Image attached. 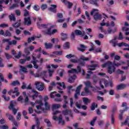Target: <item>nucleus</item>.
I'll return each mask as SVG.
<instances>
[{
  "label": "nucleus",
  "instance_id": "1",
  "mask_svg": "<svg viewBox=\"0 0 129 129\" xmlns=\"http://www.w3.org/2000/svg\"><path fill=\"white\" fill-rule=\"evenodd\" d=\"M121 64L120 63H116L115 61H114L113 63H112L110 61H108L104 64H102V68H105V67H108V73L109 74H112L113 72L115 71V67H119Z\"/></svg>",
  "mask_w": 129,
  "mask_h": 129
},
{
  "label": "nucleus",
  "instance_id": "2",
  "mask_svg": "<svg viewBox=\"0 0 129 129\" xmlns=\"http://www.w3.org/2000/svg\"><path fill=\"white\" fill-rule=\"evenodd\" d=\"M30 103L32 105V106H34L35 104H36V103H37V104H39V105L36 106V108L38 109H40L41 110H42L43 111H44V110H50V105H49V104L47 102H45V108H43L44 104H43V102L41 100H36L35 103L31 102Z\"/></svg>",
  "mask_w": 129,
  "mask_h": 129
},
{
  "label": "nucleus",
  "instance_id": "3",
  "mask_svg": "<svg viewBox=\"0 0 129 129\" xmlns=\"http://www.w3.org/2000/svg\"><path fill=\"white\" fill-rule=\"evenodd\" d=\"M41 27L42 28H44L45 29L47 28V30L45 31H44V33L46 35H52L55 34L57 32V30L53 29L51 31V29L54 28V26H51L50 24H41Z\"/></svg>",
  "mask_w": 129,
  "mask_h": 129
},
{
  "label": "nucleus",
  "instance_id": "4",
  "mask_svg": "<svg viewBox=\"0 0 129 129\" xmlns=\"http://www.w3.org/2000/svg\"><path fill=\"white\" fill-rule=\"evenodd\" d=\"M95 12H99V10L97 9H93L91 12L90 15L91 16H93L94 15V19L95 21H99V20H101V15H100L98 12L95 13Z\"/></svg>",
  "mask_w": 129,
  "mask_h": 129
},
{
  "label": "nucleus",
  "instance_id": "5",
  "mask_svg": "<svg viewBox=\"0 0 129 129\" xmlns=\"http://www.w3.org/2000/svg\"><path fill=\"white\" fill-rule=\"evenodd\" d=\"M35 86L39 91H43L44 90V83L36 82L35 83Z\"/></svg>",
  "mask_w": 129,
  "mask_h": 129
},
{
  "label": "nucleus",
  "instance_id": "6",
  "mask_svg": "<svg viewBox=\"0 0 129 129\" xmlns=\"http://www.w3.org/2000/svg\"><path fill=\"white\" fill-rule=\"evenodd\" d=\"M100 85L101 88L103 89L104 88V86L103 85H104L105 87H107V86H108V82L105 79H101L100 81Z\"/></svg>",
  "mask_w": 129,
  "mask_h": 129
},
{
  "label": "nucleus",
  "instance_id": "7",
  "mask_svg": "<svg viewBox=\"0 0 129 129\" xmlns=\"http://www.w3.org/2000/svg\"><path fill=\"white\" fill-rule=\"evenodd\" d=\"M82 88V85H80L79 86L77 87L76 90V93L75 94V98L77 99L78 98V95L80 94V90Z\"/></svg>",
  "mask_w": 129,
  "mask_h": 129
},
{
  "label": "nucleus",
  "instance_id": "8",
  "mask_svg": "<svg viewBox=\"0 0 129 129\" xmlns=\"http://www.w3.org/2000/svg\"><path fill=\"white\" fill-rule=\"evenodd\" d=\"M31 24L32 21H31L30 17L24 18V25H27V26H30Z\"/></svg>",
  "mask_w": 129,
  "mask_h": 129
},
{
  "label": "nucleus",
  "instance_id": "9",
  "mask_svg": "<svg viewBox=\"0 0 129 129\" xmlns=\"http://www.w3.org/2000/svg\"><path fill=\"white\" fill-rule=\"evenodd\" d=\"M57 5H51L50 7L48 9V11L52 12V13H57Z\"/></svg>",
  "mask_w": 129,
  "mask_h": 129
},
{
  "label": "nucleus",
  "instance_id": "10",
  "mask_svg": "<svg viewBox=\"0 0 129 129\" xmlns=\"http://www.w3.org/2000/svg\"><path fill=\"white\" fill-rule=\"evenodd\" d=\"M77 70L75 69H72L71 70H69L68 71L69 73H78V72H81V68L80 66H78Z\"/></svg>",
  "mask_w": 129,
  "mask_h": 129
},
{
  "label": "nucleus",
  "instance_id": "11",
  "mask_svg": "<svg viewBox=\"0 0 129 129\" xmlns=\"http://www.w3.org/2000/svg\"><path fill=\"white\" fill-rule=\"evenodd\" d=\"M75 33L77 36H81L82 37L85 36V32L81 31L79 30H76L75 31Z\"/></svg>",
  "mask_w": 129,
  "mask_h": 129
},
{
  "label": "nucleus",
  "instance_id": "12",
  "mask_svg": "<svg viewBox=\"0 0 129 129\" xmlns=\"http://www.w3.org/2000/svg\"><path fill=\"white\" fill-rule=\"evenodd\" d=\"M32 58L33 60H32L31 63H33L34 68H35V69H38V68H39V66L37 64V62H38V60H36V57H35L33 55H32Z\"/></svg>",
  "mask_w": 129,
  "mask_h": 129
},
{
  "label": "nucleus",
  "instance_id": "13",
  "mask_svg": "<svg viewBox=\"0 0 129 129\" xmlns=\"http://www.w3.org/2000/svg\"><path fill=\"white\" fill-rule=\"evenodd\" d=\"M40 76L43 78V80L45 81V82H47L48 83V82H50V81L46 80L45 78H47V75H46V71L42 72L40 74Z\"/></svg>",
  "mask_w": 129,
  "mask_h": 129
},
{
  "label": "nucleus",
  "instance_id": "14",
  "mask_svg": "<svg viewBox=\"0 0 129 129\" xmlns=\"http://www.w3.org/2000/svg\"><path fill=\"white\" fill-rule=\"evenodd\" d=\"M63 114L64 115H70L71 117H73V115L72 114V111L69 110H66L63 111L62 112Z\"/></svg>",
  "mask_w": 129,
  "mask_h": 129
},
{
  "label": "nucleus",
  "instance_id": "15",
  "mask_svg": "<svg viewBox=\"0 0 129 129\" xmlns=\"http://www.w3.org/2000/svg\"><path fill=\"white\" fill-rule=\"evenodd\" d=\"M62 55V51H53L50 54V57H56L58 55Z\"/></svg>",
  "mask_w": 129,
  "mask_h": 129
},
{
  "label": "nucleus",
  "instance_id": "16",
  "mask_svg": "<svg viewBox=\"0 0 129 129\" xmlns=\"http://www.w3.org/2000/svg\"><path fill=\"white\" fill-rule=\"evenodd\" d=\"M128 109V107H125V109L124 110H120L119 112H120V114H119V119L120 120H121L122 119V113L124 112V111H126Z\"/></svg>",
  "mask_w": 129,
  "mask_h": 129
},
{
  "label": "nucleus",
  "instance_id": "17",
  "mask_svg": "<svg viewBox=\"0 0 129 129\" xmlns=\"http://www.w3.org/2000/svg\"><path fill=\"white\" fill-rule=\"evenodd\" d=\"M116 39H117V37H115L113 39H112L109 41L110 44H112L113 47H115V45H116L117 43L118 42L116 41Z\"/></svg>",
  "mask_w": 129,
  "mask_h": 129
},
{
  "label": "nucleus",
  "instance_id": "18",
  "mask_svg": "<svg viewBox=\"0 0 129 129\" xmlns=\"http://www.w3.org/2000/svg\"><path fill=\"white\" fill-rule=\"evenodd\" d=\"M125 87H126V85L124 84H121L117 86L116 89L117 90H122V89H124Z\"/></svg>",
  "mask_w": 129,
  "mask_h": 129
},
{
  "label": "nucleus",
  "instance_id": "19",
  "mask_svg": "<svg viewBox=\"0 0 129 129\" xmlns=\"http://www.w3.org/2000/svg\"><path fill=\"white\" fill-rule=\"evenodd\" d=\"M96 67H98V64H95L92 66H88V69L89 70H91V71H93V70H95V68H96Z\"/></svg>",
  "mask_w": 129,
  "mask_h": 129
},
{
  "label": "nucleus",
  "instance_id": "20",
  "mask_svg": "<svg viewBox=\"0 0 129 129\" xmlns=\"http://www.w3.org/2000/svg\"><path fill=\"white\" fill-rule=\"evenodd\" d=\"M32 92L34 93L33 95H32V97L33 100H35L36 99V98H37V97H38V93L34 89L32 90Z\"/></svg>",
  "mask_w": 129,
  "mask_h": 129
},
{
  "label": "nucleus",
  "instance_id": "21",
  "mask_svg": "<svg viewBox=\"0 0 129 129\" xmlns=\"http://www.w3.org/2000/svg\"><path fill=\"white\" fill-rule=\"evenodd\" d=\"M83 101L86 105H87L88 103H90L91 102V100H89L88 98L84 97L83 98Z\"/></svg>",
  "mask_w": 129,
  "mask_h": 129
},
{
  "label": "nucleus",
  "instance_id": "22",
  "mask_svg": "<svg viewBox=\"0 0 129 129\" xmlns=\"http://www.w3.org/2000/svg\"><path fill=\"white\" fill-rule=\"evenodd\" d=\"M44 46L45 47V49H52L53 48V44L51 43H45Z\"/></svg>",
  "mask_w": 129,
  "mask_h": 129
},
{
  "label": "nucleus",
  "instance_id": "23",
  "mask_svg": "<svg viewBox=\"0 0 129 129\" xmlns=\"http://www.w3.org/2000/svg\"><path fill=\"white\" fill-rule=\"evenodd\" d=\"M55 96H56V97H60L61 95H60V94H56V92H53L50 94L51 98H54Z\"/></svg>",
  "mask_w": 129,
  "mask_h": 129
},
{
  "label": "nucleus",
  "instance_id": "24",
  "mask_svg": "<svg viewBox=\"0 0 129 129\" xmlns=\"http://www.w3.org/2000/svg\"><path fill=\"white\" fill-rule=\"evenodd\" d=\"M75 105L76 107L80 109V108H81V106H82V101L79 100L76 102Z\"/></svg>",
  "mask_w": 129,
  "mask_h": 129
},
{
  "label": "nucleus",
  "instance_id": "25",
  "mask_svg": "<svg viewBox=\"0 0 129 129\" xmlns=\"http://www.w3.org/2000/svg\"><path fill=\"white\" fill-rule=\"evenodd\" d=\"M16 105H17V102L14 100L12 101L10 103L9 108H14Z\"/></svg>",
  "mask_w": 129,
  "mask_h": 129
},
{
  "label": "nucleus",
  "instance_id": "26",
  "mask_svg": "<svg viewBox=\"0 0 129 129\" xmlns=\"http://www.w3.org/2000/svg\"><path fill=\"white\" fill-rule=\"evenodd\" d=\"M98 0H90L89 3L91 5H94L96 7H98V3H97Z\"/></svg>",
  "mask_w": 129,
  "mask_h": 129
},
{
  "label": "nucleus",
  "instance_id": "27",
  "mask_svg": "<svg viewBox=\"0 0 129 129\" xmlns=\"http://www.w3.org/2000/svg\"><path fill=\"white\" fill-rule=\"evenodd\" d=\"M76 79V76L74 75L73 76H71L69 79V83H73L74 82V80Z\"/></svg>",
  "mask_w": 129,
  "mask_h": 129
},
{
  "label": "nucleus",
  "instance_id": "28",
  "mask_svg": "<svg viewBox=\"0 0 129 129\" xmlns=\"http://www.w3.org/2000/svg\"><path fill=\"white\" fill-rule=\"evenodd\" d=\"M6 116H7V117H8L9 120H11V121H14V120H15L14 116L9 113H7L6 114Z\"/></svg>",
  "mask_w": 129,
  "mask_h": 129
},
{
  "label": "nucleus",
  "instance_id": "29",
  "mask_svg": "<svg viewBox=\"0 0 129 129\" xmlns=\"http://www.w3.org/2000/svg\"><path fill=\"white\" fill-rule=\"evenodd\" d=\"M63 3H64L66 5H68V9H71V8H72V6H73V4H72V3L66 1L65 0H63Z\"/></svg>",
  "mask_w": 129,
  "mask_h": 129
},
{
  "label": "nucleus",
  "instance_id": "30",
  "mask_svg": "<svg viewBox=\"0 0 129 129\" xmlns=\"http://www.w3.org/2000/svg\"><path fill=\"white\" fill-rule=\"evenodd\" d=\"M61 36H62L61 40H62V41H65V40H67L68 38V35H67L66 33H61Z\"/></svg>",
  "mask_w": 129,
  "mask_h": 129
},
{
  "label": "nucleus",
  "instance_id": "31",
  "mask_svg": "<svg viewBox=\"0 0 129 129\" xmlns=\"http://www.w3.org/2000/svg\"><path fill=\"white\" fill-rule=\"evenodd\" d=\"M12 93H16V96L20 95V92H19V88L15 87L14 90H13Z\"/></svg>",
  "mask_w": 129,
  "mask_h": 129
},
{
  "label": "nucleus",
  "instance_id": "32",
  "mask_svg": "<svg viewBox=\"0 0 129 129\" xmlns=\"http://www.w3.org/2000/svg\"><path fill=\"white\" fill-rule=\"evenodd\" d=\"M36 124L34 125L36 127H37V129H43V127H41L40 128V121H39L38 119H37L36 120Z\"/></svg>",
  "mask_w": 129,
  "mask_h": 129
},
{
  "label": "nucleus",
  "instance_id": "33",
  "mask_svg": "<svg viewBox=\"0 0 129 129\" xmlns=\"http://www.w3.org/2000/svg\"><path fill=\"white\" fill-rule=\"evenodd\" d=\"M80 46L82 48H79V50L81 52H84V51H85V49L87 48V47H86L85 45L83 44H80Z\"/></svg>",
  "mask_w": 129,
  "mask_h": 129
},
{
  "label": "nucleus",
  "instance_id": "34",
  "mask_svg": "<svg viewBox=\"0 0 129 129\" xmlns=\"http://www.w3.org/2000/svg\"><path fill=\"white\" fill-rule=\"evenodd\" d=\"M60 104H54L52 105V110H54V109H57V108H60Z\"/></svg>",
  "mask_w": 129,
  "mask_h": 129
},
{
  "label": "nucleus",
  "instance_id": "35",
  "mask_svg": "<svg viewBox=\"0 0 129 129\" xmlns=\"http://www.w3.org/2000/svg\"><path fill=\"white\" fill-rule=\"evenodd\" d=\"M9 19L10 21H13L14 22L16 21V17L13 14H11V15H9Z\"/></svg>",
  "mask_w": 129,
  "mask_h": 129
},
{
  "label": "nucleus",
  "instance_id": "36",
  "mask_svg": "<svg viewBox=\"0 0 129 129\" xmlns=\"http://www.w3.org/2000/svg\"><path fill=\"white\" fill-rule=\"evenodd\" d=\"M116 32V28H115L114 30L111 29L109 28L107 31V34H113Z\"/></svg>",
  "mask_w": 129,
  "mask_h": 129
},
{
  "label": "nucleus",
  "instance_id": "37",
  "mask_svg": "<svg viewBox=\"0 0 129 129\" xmlns=\"http://www.w3.org/2000/svg\"><path fill=\"white\" fill-rule=\"evenodd\" d=\"M70 47V43L69 42H66L63 45V48L64 49H69Z\"/></svg>",
  "mask_w": 129,
  "mask_h": 129
},
{
  "label": "nucleus",
  "instance_id": "38",
  "mask_svg": "<svg viewBox=\"0 0 129 129\" xmlns=\"http://www.w3.org/2000/svg\"><path fill=\"white\" fill-rule=\"evenodd\" d=\"M81 60H83V61H89V58L85 57L84 55H82L80 57L79 61H80Z\"/></svg>",
  "mask_w": 129,
  "mask_h": 129
},
{
  "label": "nucleus",
  "instance_id": "39",
  "mask_svg": "<svg viewBox=\"0 0 129 129\" xmlns=\"http://www.w3.org/2000/svg\"><path fill=\"white\" fill-rule=\"evenodd\" d=\"M96 119H97V117H94V118H93V119L90 122L91 125H92V126H94V123H95V121H96Z\"/></svg>",
  "mask_w": 129,
  "mask_h": 129
},
{
  "label": "nucleus",
  "instance_id": "40",
  "mask_svg": "<svg viewBox=\"0 0 129 129\" xmlns=\"http://www.w3.org/2000/svg\"><path fill=\"white\" fill-rule=\"evenodd\" d=\"M4 36L5 37H11L12 36V33L9 30H6L5 33H4Z\"/></svg>",
  "mask_w": 129,
  "mask_h": 129
},
{
  "label": "nucleus",
  "instance_id": "41",
  "mask_svg": "<svg viewBox=\"0 0 129 129\" xmlns=\"http://www.w3.org/2000/svg\"><path fill=\"white\" fill-rule=\"evenodd\" d=\"M20 71H21V72H24V73H26V72H27V69H26L25 67L20 66Z\"/></svg>",
  "mask_w": 129,
  "mask_h": 129
},
{
  "label": "nucleus",
  "instance_id": "42",
  "mask_svg": "<svg viewBox=\"0 0 129 129\" xmlns=\"http://www.w3.org/2000/svg\"><path fill=\"white\" fill-rule=\"evenodd\" d=\"M44 122L47 124V126L48 127L51 126L52 125V124H51V121H50V120H49V119L47 118L44 119Z\"/></svg>",
  "mask_w": 129,
  "mask_h": 129
},
{
  "label": "nucleus",
  "instance_id": "43",
  "mask_svg": "<svg viewBox=\"0 0 129 129\" xmlns=\"http://www.w3.org/2000/svg\"><path fill=\"white\" fill-rule=\"evenodd\" d=\"M95 108H97V104H96L95 102H93L92 104L91 109V110H94L95 109Z\"/></svg>",
  "mask_w": 129,
  "mask_h": 129
},
{
  "label": "nucleus",
  "instance_id": "44",
  "mask_svg": "<svg viewBox=\"0 0 129 129\" xmlns=\"http://www.w3.org/2000/svg\"><path fill=\"white\" fill-rule=\"evenodd\" d=\"M85 85L87 88H89L90 87L91 88H92V86H91V83H90V82H85Z\"/></svg>",
  "mask_w": 129,
  "mask_h": 129
},
{
  "label": "nucleus",
  "instance_id": "45",
  "mask_svg": "<svg viewBox=\"0 0 129 129\" xmlns=\"http://www.w3.org/2000/svg\"><path fill=\"white\" fill-rule=\"evenodd\" d=\"M58 123H62V124H64L65 123V122L62 120V115H60L58 118Z\"/></svg>",
  "mask_w": 129,
  "mask_h": 129
},
{
  "label": "nucleus",
  "instance_id": "46",
  "mask_svg": "<svg viewBox=\"0 0 129 129\" xmlns=\"http://www.w3.org/2000/svg\"><path fill=\"white\" fill-rule=\"evenodd\" d=\"M3 42V43H8V45H12V41H10V39H4Z\"/></svg>",
  "mask_w": 129,
  "mask_h": 129
},
{
  "label": "nucleus",
  "instance_id": "47",
  "mask_svg": "<svg viewBox=\"0 0 129 129\" xmlns=\"http://www.w3.org/2000/svg\"><path fill=\"white\" fill-rule=\"evenodd\" d=\"M21 25V22H17L16 23L13 24L12 26L14 27V28H19V27H20Z\"/></svg>",
  "mask_w": 129,
  "mask_h": 129
},
{
  "label": "nucleus",
  "instance_id": "48",
  "mask_svg": "<svg viewBox=\"0 0 129 129\" xmlns=\"http://www.w3.org/2000/svg\"><path fill=\"white\" fill-rule=\"evenodd\" d=\"M129 117H127L126 119L125 120L124 122L121 123V126H123V124H127V122H128Z\"/></svg>",
  "mask_w": 129,
  "mask_h": 129
},
{
  "label": "nucleus",
  "instance_id": "49",
  "mask_svg": "<svg viewBox=\"0 0 129 129\" xmlns=\"http://www.w3.org/2000/svg\"><path fill=\"white\" fill-rule=\"evenodd\" d=\"M12 85L13 86H17V85H20V82L19 81H15L12 82Z\"/></svg>",
  "mask_w": 129,
  "mask_h": 129
},
{
  "label": "nucleus",
  "instance_id": "50",
  "mask_svg": "<svg viewBox=\"0 0 129 129\" xmlns=\"http://www.w3.org/2000/svg\"><path fill=\"white\" fill-rule=\"evenodd\" d=\"M36 38H37V37H29L28 39V43H29V44H30V43H31V41H35V39H36Z\"/></svg>",
  "mask_w": 129,
  "mask_h": 129
},
{
  "label": "nucleus",
  "instance_id": "51",
  "mask_svg": "<svg viewBox=\"0 0 129 129\" xmlns=\"http://www.w3.org/2000/svg\"><path fill=\"white\" fill-rule=\"evenodd\" d=\"M24 52L26 55L28 56L29 55H30L31 52H30V51L29 50V48L26 47L24 50Z\"/></svg>",
  "mask_w": 129,
  "mask_h": 129
},
{
  "label": "nucleus",
  "instance_id": "52",
  "mask_svg": "<svg viewBox=\"0 0 129 129\" xmlns=\"http://www.w3.org/2000/svg\"><path fill=\"white\" fill-rule=\"evenodd\" d=\"M33 9L34 10H35V11H36V12H38L40 10V6H39V5H34Z\"/></svg>",
  "mask_w": 129,
  "mask_h": 129
},
{
  "label": "nucleus",
  "instance_id": "53",
  "mask_svg": "<svg viewBox=\"0 0 129 129\" xmlns=\"http://www.w3.org/2000/svg\"><path fill=\"white\" fill-rule=\"evenodd\" d=\"M111 123L112 124H114V115L113 114L111 115Z\"/></svg>",
  "mask_w": 129,
  "mask_h": 129
},
{
  "label": "nucleus",
  "instance_id": "54",
  "mask_svg": "<svg viewBox=\"0 0 129 129\" xmlns=\"http://www.w3.org/2000/svg\"><path fill=\"white\" fill-rule=\"evenodd\" d=\"M18 7H19V5H18V4H13V5L10 8V10H14V9H15V8H18Z\"/></svg>",
  "mask_w": 129,
  "mask_h": 129
},
{
  "label": "nucleus",
  "instance_id": "55",
  "mask_svg": "<svg viewBox=\"0 0 129 129\" xmlns=\"http://www.w3.org/2000/svg\"><path fill=\"white\" fill-rule=\"evenodd\" d=\"M47 8H48V6L46 4H43L41 6V9L43 11H45V10H46Z\"/></svg>",
  "mask_w": 129,
  "mask_h": 129
},
{
  "label": "nucleus",
  "instance_id": "56",
  "mask_svg": "<svg viewBox=\"0 0 129 129\" xmlns=\"http://www.w3.org/2000/svg\"><path fill=\"white\" fill-rule=\"evenodd\" d=\"M117 110V106H114L112 108V112L113 113H114L115 112H116Z\"/></svg>",
  "mask_w": 129,
  "mask_h": 129
},
{
  "label": "nucleus",
  "instance_id": "57",
  "mask_svg": "<svg viewBox=\"0 0 129 129\" xmlns=\"http://www.w3.org/2000/svg\"><path fill=\"white\" fill-rule=\"evenodd\" d=\"M57 84L60 87H62V88H65V84L64 83V82H62V84L61 83H57Z\"/></svg>",
  "mask_w": 129,
  "mask_h": 129
},
{
  "label": "nucleus",
  "instance_id": "58",
  "mask_svg": "<svg viewBox=\"0 0 129 129\" xmlns=\"http://www.w3.org/2000/svg\"><path fill=\"white\" fill-rule=\"evenodd\" d=\"M9 25L8 24L4 23L0 25V28H8Z\"/></svg>",
  "mask_w": 129,
  "mask_h": 129
},
{
  "label": "nucleus",
  "instance_id": "59",
  "mask_svg": "<svg viewBox=\"0 0 129 129\" xmlns=\"http://www.w3.org/2000/svg\"><path fill=\"white\" fill-rule=\"evenodd\" d=\"M85 15H86V16L87 17V18H88V20H89V21H90V20H91V18H90V16H89V13H88V12L86 11Z\"/></svg>",
  "mask_w": 129,
  "mask_h": 129
},
{
  "label": "nucleus",
  "instance_id": "60",
  "mask_svg": "<svg viewBox=\"0 0 129 129\" xmlns=\"http://www.w3.org/2000/svg\"><path fill=\"white\" fill-rule=\"evenodd\" d=\"M21 55H22V52L19 51L18 54L15 56V57L16 58V59H19V58H21Z\"/></svg>",
  "mask_w": 129,
  "mask_h": 129
},
{
  "label": "nucleus",
  "instance_id": "61",
  "mask_svg": "<svg viewBox=\"0 0 129 129\" xmlns=\"http://www.w3.org/2000/svg\"><path fill=\"white\" fill-rule=\"evenodd\" d=\"M5 56L8 60L12 58V56H11L10 54H9V53L7 52L5 53Z\"/></svg>",
  "mask_w": 129,
  "mask_h": 129
},
{
  "label": "nucleus",
  "instance_id": "62",
  "mask_svg": "<svg viewBox=\"0 0 129 129\" xmlns=\"http://www.w3.org/2000/svg\"><path fill=\"white\" fill-rule=\"evenodd\" d=\"M48 72L49 74V77H52V74H53L54 72V70H48Z\"/></svg>",
  "mask_w": 129,
  "mask_h": 129
},
{
  "label": "nucleus",
  "instance_id": "63",
  "mask_svg": "<svg viewBox=\"0 0 129 129\" xmlns=\"http://www.w3.org/2000/svg\"><path fill=\"white\" fill-rule=\"evenodd\" d=\"M127 66H126V67H122V69H124V70H126V69H127V68H128V67H129V60H127Z\"/></svg>",
  "mask_w": 129,
  "mask_h": 129
},
{
  "label": "nucleus",
  "instance_id": "64",
  "mask_svg": "<svg viewBox=\"0 0 129 129\" xmlns=\"http://www.w3.org/2000/svg\"><path fill=\"white\" fill-rule=\"evenodd\" d=\"M0 128L2 129H8L9 128V126L6 125H3L0 126Z\"/></svg>",
  "mask_w": 129,
  "mask_h": 129
}]
</instances>
